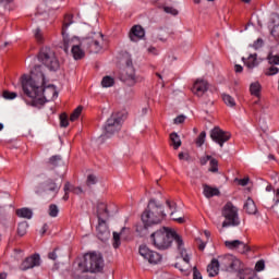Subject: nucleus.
<instances>
[{"instance_id":"obj_22","label":"nucleus","mask_w":279,"mask_h":279,"mask_svg":"<svg viewBox=\"0 0 279 279\" xmlns=\"http://www.w3.org/2000/svg\"><path fill=\"white\" fill-rule=\"evenodd\" d=\"M245 66H247V69H250V71H252V69L256 68V65L258 64V60H257V54H250V57L247 59L242 58Z\"/></svg>"},{"instance_id":"obj_29","label":"nucleus","mask_w":279,"mask_h":279,"mask_svg":"<svg viewBox=\"0 0 279 279\" xmlns=\"http://www.w3.org/2000/svg\"><path fill=\"white\" fill-rule=\"evenodd\" d=\"M102 88H110L114 86V78L111 76H105L101 81Z\"/></svg>"},{"instance_id":"obj_55","label":"nucleus","mask_w":279,"mask_h":279,"mask_svg":"<svg viewBox=\"0 0 279 279\" xmlns=\"http://www.w3.org/2000/svg\"><path fill=\"white\" fill-rule=\"evenodd\" d=\"M254 49H260L263 47V39L258 38L254 44H253Z\"/></svg>"},{"instance_id":"obj_7","label":"nucleus","mask_w":279,"mask_h":279,"mask_svg":"<svg viewBox=\"0 0 279 279\" xmlns=\"http://www.w3.org/2000/svg\"><path fill=\"white\" fill-rule=\"evenodd\" d=\"M121 121H122L121 113H112L105 124V134L100 136L99 141H104L105 138H110L112 134H117V132L121 130Z\"/></svg>"},{"instance_id":"obj_32","label":"nucleus","mask_w":279,"mask_h":279,"mask_svg":"<svg viewBox=\"0 0 279 279\" xmlns=\"http://www.w3.org/2000/svg\"><path fill=\"white\" fill-rule=\"evenodd\" d=\"M211 173H218L219 172V161L215 158H211L209 161V169Z\"/></svg>"},{"instance_id":"obj_48","label":"nucleus","mask_w":279,"mask_h":279,"mask_svg":"<svg viewBox=\"0 0 279 279\" xmlns=\"http://www.w3.org/2000/svg\"><path fill=\"white\" fill-rule=\"evenodd\" d=\"M255 269H256L257 271H263V269H265V262L258 260V262L256 263V265H255Z\"/></svg>"},{"instance_id":"obj_33","label":"nucleus","mask_w":279,"mask_h":279,"mask_svg":"<svg viewBox=\"0 0 279 279\" xmlns=\"http://www.w3.org/2000/svg\"><path fill=\"white\" fill-rule=\"evenodd\" d=\"M83 110H84L83 106H78L77 108H75L73 110V112L71 113V121H77L80 119V117L82 116Z\"/></svg>"},{"instance_id":"obj_18","label":"nucleus","mask_w":279,"mask_h":279,"mask_svg":"<svg viewBox=\"0 0 279 279\" xmlns=\"http://www.w3.org/2000/svg\"><path fill=\"white\" fill-rule=\"evenodd\" d=\"M208 90V81L198 78L194 82L192 87V93L196 95V97H203L204 93Z\"/></svg>"},{"instance_id":"obj_56","label":"nucleus","mask_w":279,"mask_h":279,"mask_svg":"<svg viewBox=\"0 0 279 279\" xmlns=\"http://www.w3.org/2000/svg\"><path fill=\"white\" fill-rule=\"evenodd\" d=\"M71 191H72V193H74V195H82V193H84L82 187H72Z\"/></svg>"},{"instance_id":"obj_46","label":"nucleus","mask_w":279,"mask_h":279,"mask_svg":"<svg viewBox=\"0 0 279 279\" xmlns=\"http://www.w3.org/2000/svg\"><path fill=\"white\" fill-rule=\"evenodd\" d=\"M277 73H279V69L272 65L268 70H266L265 75L271 76L277 75Z\"/></svg>"},{"instance_id":"obj_12","label":"nucleus","mask_w":279,"mask_h":279,"mask_svg":"<svg viewBox=\"0 0 279 279\" xmlns=\"http://www.w3.org/2000/svg\"><path fill=\"white\" fill-rule=\"evenodd\" d=\"M231 134L221 130V128L219 126H215L211 131H210V138L211 141H214V143H217L218 145H220V147H223V143H228L231 138Z\"/></svg>"},{"instance_id":"obj_30","label":"nucleus","mask_w":279,"mask_h":279,"mask_svg":"<svg viewBox=\"0 0 279 279\" xmlns=\"http://www.w3.org/2000/svg\"><path fill=\"white\" fill-rule=\"evenodd\" d=\"M60 160H62V157H60L59 155H54V156L50 157V159L48 161V167L50 169H53V167H58V165H60Z\"/></svg>"},{"instance_id":"obj_44","label":"nucleus","mask_w":279,"mask_h":279,"mask_svg":"<svg viewBox=\"0 0 279 279\" xmlns=\"http://www.w3.org/2000/svg\"><path fill=\"white\" fill-rule=\"evenodd\" d=\"M96 183H97V175L95 174L87 175V181H86L87 186H93Z\"/></svg>"},{"instance_id":"obj_45","label":"nucleus","mask_w":279,"mask_h":279,"mask_svg":"<svg viewBox=\"0 0 279 279\" xmlns=\"http://www.w3.org/2000/svg\"><path fill=\"white\" fill-rule=\"evenodd\" d=\"M163 12H166V14H171L172 16H178V10L173 7H165Z\"/></svg>"},{"instance_id":"obj_54","label":"nucleus","mask_w":279,"mask_h":279,"mask_svg":"<svg viewBox=\"0 0 279 279\" xmlns=\"http://www.w3.org/2000/svg\"><path fill=\"white\" fill-rule=\"evenodd\" d=\"M213 159V157L210 156V155H207V156H205V157H202L201 158V165H206L207 162H208V160H209V162H210V160Z\"/></svg>"},{"instance_id":"obj_25","label":"nucleus","mask_w":279,"mask_h":279,"mask_svg":"<svg viewBox=\"0 0 279 279\" xmlns=\"http://www.w3.org/2000/svg\"><path fill=\"white\" fill-rule=\"evenodd\" d=\"M16 215L23 219H32L33 213L29 208H21L16 210Z\"/></svg>"},{"instance_id":"obj_9","label":"nucleus","mask_w":279,"mask_h":279,"mask_svg":"<svg viewBox=\"0 0 279 279\" xmlns=\"http://www.w3.org/2000/svg\"><path fill=\"white\" fill-rule=\"evenodd\" d=\"M220 264L229 274H236V271H241V269H243V263H241V259L234 255H225L221 258Z\"/></svg>"},{"instance_id":"obj_63","label":"nucleus","mask_w":279,"mask_h":279,"mask_svg":"<svg viewBox=\"0 0 279 279\" xmlns=\"http://www.w3.org/2000/svg\"><path fill=\"white\" fill-rule=\"evenodd\" d=\"M130 66H133V65H132V59H131V58H129V59L126 60V66H125V69H130Z\"/></svg>"},{"instance_id":"obj_19","label":"nucleus","mask_w":279,"mask_h":279,"mask_svg":"<svg viewBox=\"0 0 279 279\" xmlns=\"http://www.w3.org/2000/svg\"><path fill=\"white\" fill-rule=\"evenodd\" d=\"M129 38L132 43H138L142 38H145V28L141 25H134L129 33Z\"/></svg>"},{"instance_id":"obj_26","label":"nucleus","mask_w":279,"mask_h":279,"mask_svg":"<svg viewBox=\"0 0 279 279\" xmlns=\"http://www.w3.org/2000/svg\"><path fill=\"white\" fill-rule=\"evenodd\" d=\"M125 230H128V228H122L121 232H113V247L117 250V247H119V245H121V234H123V232H125Z\"/></svg>"},{"instance_id":"obj_5","label":"nucleus","mask_w":279,"mask_h":279,"mask_svg":"<svg viewBox=\"0 0 279 279\" xmlns=\"http://www.w3.org/2000/svg\"><path fill=\"white\" fill-rule=\"evenodd\" d=\"M38 60L48 71L56 72L60 69V60L58 59V54H56V50L51 47L46 46L41 48L38 54Z\"/></svg>"},{"instance_id":"obj_59","label":"nucleus","mask_w":279,"mask_h":279,"mask_svg":"<svg viewBox=\"0 0 279 279\" xmlns=\"http://www.w3.org/2000/svg\"><path fill=\"white\" fill-rule=\"evenodd\" d=\"M275 195H276V198H277V199L275 201V206H278V205H279V189L276 190Z\"/></svg>"},{"instance_id":"obj_60","label":"nucleus","mask_w":279,"mask_h":279,"mask_svg":"<svg viewBox=\"0 0 279 279\" xmlns=\"http://www.w3.org/2000/svg\"><path fill=\"white\" fill-rule=\"evenodd\" d=\"M240 279H260V278H258V276L256 275H252V276H248L247 278L240 276Z\"/></svg>"},{"instance_id":"obj_8","label":"nucleus","mask_w":279,"mask_h":279,"mask_svg":"<svg viewBox=\"0 0 279 279\" xmlns=\"http://www.w3.org/2000/svg\"><path fill=\"white\" fill-rule=\"evenodd\" d=\"M101 43H104V34L101 33H94L92 36L83 39V44L89 53H99L104 49Z\"/></svg>"},{"instance_id":"obj_1","label":"nucleus","mask_w":279,"mask_h":279,"mask_svg":"<svg viewBox=\"0 0 279 279\" xmlns=\"http://www.w3.org/2000/svg\"><path fill=\"white\" fill-rule=\"evenodd\" d=\"M40 71V65L36 66L31 75L24 74L21 77L22 88L26 97L33 99V104H45L58 99V90L54 85H45V74Z\"/></svg>"},{"instance_id":"obj_51","label":"nucleus","mask_w":279,"mask_h":279,"mask_svg":"<svg viewBox=\"0 0 279 279\" xmlns=\"http://www.w3.org/2000/svg\"><path fill=\"white\" fill-rule=\"evenodd\" d=\"M171 219H172L173 221H177L178 223H184V217H182V216L178 217V216H175V214H173V215L171 216Z\"/></svg>"},{"instance_id":"obj_34","label":"nucleus","mask_w":279,"mask_h":279,"mask_svg":"<svg viewBox=\"0 0 279 279\" xmlns=\"http://www.w3.org/2000/svg\"><path fill=\"white\" fill-rule=\"evenodd\" d=\"M166 205L170 210V217H173V215H175V211L178 210V204H175V202L173 201L167 199Z\"/></svg>"},{"instance_id":"obj_49","label":"nucleus","mask_w":279,"mask_h":279,"mask_svg":"<svg viewBox=\"0 0 279 279\" xmlns=\"http://www.w3.org/2000/svg\"><path fill=\"white\" fill-rule=\"evenodd\" d=\"M65 195L63 196V199L66 202L69 199V193L71 191V184L66 183L64 186Z\"/></svg>"},{"instance_id":"obj_13","label":"nucleus","mask_w":279,"mask_h":279,"mask_svg":"<svg viewBox=\"0 0 279 279\" xmlns=\"http://www.w3.org/2000/svg\"><path fill=\"white\" fill-rule=\"evenodd\" d=\"M97 218H98V226L97 230V238L100 241H108L110 239V230L108 229V225L101 219V213L99 211V205L97 206Z\"/></svg>"},{"instance_id":"obj_27","label":"nucleus","mask_w":279,"mask_h":279,"mask_svg":"<svg viewBox=\"0 0 279 279\" xmlns=\"http://www.w3.org/2000/svg\"><path fill=\"white\" fill-rule=\"evenodd\" d=\"M272 23H277L272 26L270 34L271 36H274V38H279V16H276L272 20Z\"/></svg>"},{"instance_id":"obj_11","label":"nucleus","mask_w":279,"mask_h":279,"mask_svg":"<svg viewBox=\"0 0 279 279\" xmlns=\"http://www.w3.org/2000/svg\"><path fill=\"white\" fill-rule=\"evenodd\" d=\"M140 255L148 260L150 265H158L162 260V255L158 252L151 251L147 245H141L138 248Z\"/></svg>"},{"instance_id":"obj_4","label":"nucleus","mask_w":279,"mask_h":279,"mask_svg":"<svg viewBox=\"0 0 279 279\" xmlns=\"http://www.w3.org/2000/svg\"><path fill=\"white\" fill-rule=\"evenodd\" d=\"M83 274H97L104 269V257L98 253H87L84 257L77 258L74 262Z\"/></svg>"},{"instance_id":"obj_3","label":"nucleus","mask_w":279,"mask_h":279,"mask_svg":"<svg viewBox=\"0 0 279 279\" xmlns=\"http://www.w3.org/2000/svg\"><path fill=\"white\" fill-rule=\"evenodd\" d=\"M167 217L165 209H162V204L151 198L148 202L146 210L142 214V221L144 223V230H147L149 226H156Z\"/></svg>"},{"instance_id":"obj_20","label":"nucleus","mask_w":279,"mask_h":279,"mask_svg":"<svg viewBox=\"0 0 279 279\" xmlns=\"http://www.w3.org/2000/svg\"><path fill=\"white\" fill-rule=\"evenodd\" d=\"M203 195L210 199V197H215L217 195H220L219 189L213 187L206 183L203 184Z\"/></svg>"},{"instance_id":"obj_16","label":"nucleus","mask_w":279,"mask_h":279,"mask_svg":"<svg viewBox=\"0 0 279 279\" xmlns=\"http://www.w3.org/2000/svg\"><path fill=\"white\" fill-rule=\"evenodd\" d=\"M121 80L123 82H126V84H129V86H134V84H136V82H141V78L138 76H136L134 66L125 68L121 74Z\"/></svg>"},{"instance_id":"obj_62","label":"nucleus","mask_w":279,"mask_h":279,"mask_svg":"<svg viewBox=\"0 0 279 279\" xmlns=\"http://www.w3.org/2000/svg\"><path fill=\"white\" fill-rule=\"evenodd\" d=\"M205 248H206V243L202 242V243L198 245V250H201V252H204Z\"/></svg>"},{"instance_id":"obj_35","label":"nucleus","mask_w":279,"mask_h":279,"mask_svg":"<svg viewBox=\"0 0 279 279\" xmlns=\"http://www.w3.org/2000/svg\"><path fill=\"white\" fill-rule=\"evenodd\" d=\"M251 247L245 244L243 241H240V243L238 244V251L239 254H247V252H251Z\"/></svg>"},{"instance_id":"obj_24","label":"nucleus","mask_w":279,"mask_h":279,"mask_svg":"<svg viewBox=\"0 0 279 279\" xmlns=\"http://www.w3.org/2000/svg\"><path fill=\"white\" fill-rule=\"evenodd\" d=\"M170 141L172 143L173 149L182 147V140H180V135H178V133H171Z\"/></svg>"},{"instance_id":"obj_50","label":"nucleus","mask_w":279,"mask_h":279,"mask_svg":"<svg viewBox=\"0 0 279 279\" xmlns=\"http://www.w3.org/2000/svg\"><path fill=\"white\" fill-rule=\"evenodd\" d=\"M193 279H202V272L197 270V267L193 268Z\"/></svg>"},{"instance_id":"obj_41","label":"nucleus","mask_w":279,"mask_h":279,"mask_svg":"<svg viewBox=\"0 0 279 279\" xmlns=\"http://www.w3.org/2000/svg\"><path fill=\"white\" fill-rule=\"evenodd\" d=\"M60 125L61 128H69V116L66 113L60 114Z\"/></svg>"},{"instance_id":"obj_10","label":"nucleus","mask_w":279,"mask_h":279,"mask_svg":"<svg viewBox=\"0 0 279 279\" xmlns=\"http://www.w3.org/2000/svg\"><path fill=\"white\" fill-rule=\"evenodd\" d=\"M47 191L52 193V197H56L60 191V185H58L53 179H48L45 183H40L35 189L36 195H43V193H47Z\"/></svg>"},{"instance_id":"obj_38","label":"nucleus","mask_w":279,"mask_h":279,"mask_svg":"<svg viewBox=\"0 0 279 279\" xmlns=\"http://www.w3.org/2000/svg\"><path fill=\"white\" fill-rule=\"evenodd\" d=\"M251 95H255V97H258L260 94V84L259 83H253L250 87Z\"/></svg>"},{"instance_id":"obj_2","label":"nucleus","mask_w":279,"mask_h":279,"mask_svg":"<svg viewBox=\"0 0 279 279\" xmlns=\"http://www.w3.org/2000/svg\"><path fill=\"white\" fill-rule=\"evenodd\" d=\"M150 241L157 250H169L174 241L185 265L191 263V257H189V254L184 250V240L171 228L162 227L155 231L150 235Z\"/></svg>"},{"instance_id":"obj_36","label":"nucleus","mask_w":279,"mask_h":279,"mask_svg":"<svg viewBox=\"0 0 279 279\" xmlns=\"http://www.w3.org/2000/svg\"><path fill=\"white\" fill-rule=\"evenodd\" d=\"M34 36L37 43L43 44L45 43V34L43 33V31L40 28H36L34 31Z\"/></svg>"},{"instance_id":"obj_6","label":"nucleus","mask_w":279,"mask_h":279,"mask_svg":"<svg viewBox=\"0 0 279 279\" xmlns=\"http://www.w3.org/2000/svg\"><path fill=\"white\" fill-rule=\"evenodd\" d=\"M221 215L226 219L222 222V228H230V226H239V223H241L239 220V208H236L232 202H228L222 207Z\"/></svg>"},{"instance_id":"obj_15","label":"nucleus","mask_w":279,"mask_h":279,"mask_svg":"<svg viewBox=\"0 0 279 279\" xmlns=\"http://www.w3.org/2000/svg\"><path fill=\"white\" fill-rule=\"evenodd\" d=\"M34 267H40V255L38 254L26 257L20 265L21 271H27V269H34Z\"/></svg>"},{"instance_id":"obj_21","label":"nucleus","mask_w":279,"mask_h":279,"mask_svg":"<svg viewBox=\"0 0 279 279\" xmlns=\"http://www.w3.org/2000/svg\"><path fill=\"white\" fill-rule=\"evenodd\" d=\"M207 272L210 278H215L219 274V260L211 259L210 264L207 266Z\"/></svg>"},{"instance_id":"obj_61","label":"nucleus","mask_w":279,"mask_h":279,"mask_svg":"<svg viewBox=\"0 0 279 279\" xmlns=\"http://www.w3.org/2000/svg\"><path fill=\"white\" fill-rule=\"evenodd\" d=\"M49 230V225H44L41 229V234H45Z\"/></svg>"},{"instance_id":"obj_28","label":"nucleus","mask_w":279,"mask_h":279,"mask_svg":"<svg viewBox=\"0 0 279 279\" xmlns=\"http://www.w3.org/2000/svg\"><path fill=\"white\" fill-rule=\"evenodd\" d=\"M222 101L226 104V106H229V108H234V106H236V101H234L232 96L228 94H222Z\"/></svg>"},{"instance_id":"obj_40","label":"nucleus","mask_w":279,"mask_h":279,"mask_svg":"<svg viewBox=\"0 0 279 279\" xmlns=\"http://www.w3.org/2000/svg\"><path fill=\"white\" fill-rule=\"evenodd\" d=\"M206 143V131H203L198 137L196 138V145L197 147H202Z\"/></svg>"},{"instance_id":"obj_52","label":"nucleus","mask_w":279,"mask_h":279,"mask_svg":"<svg viewBox=\"0 0 279 279\" xmlns=\"http://www.w3.org/2000/svg\"><path fill=\"white\" fill-rule=\"evenodd\" d=\"M184 121H186V117L184 116H178L175 119H174V123L178 125L180 123H184Z\"/></svg>"},{"instance_id":"obj_43","label":"nucleus","mask_w":279,"mask_h":279,"mask_svg":"<svg viewBox=\"0 0 279 279\" xmlns=\"http://www.w3.org/2000/svg\"><path fill=\"white\" fill-rule=\"evenodd\" d=\"M267 60L270 64H278L279 65V54H268Z\"/></svg>"},{"instance_id":"obj_42","label":"nucleus","mask_w":279,"mask_h":279,"mask_svg":"<svg viewBox=\"0 0 279 279\" xmlns=\"http://www.w3.org/2000/svg\"><path fill=\"white\" fill-rule=\"evenodd\" d=\"M2 97L4 99H16V97H19V95L14 92H10V90H4L2 93Z\"/></svg>"},{"instance_id":"obj_53","label":"nucleus","mask_w":279,"mask_h":279,"mask_svg":"<svg viewBox=\"0 0 279 279\" xmlns=\"http://www.w3.org/2000/svg\"><path fill=\"white\" fill-rule=\"evenodd\" d=\"M240 186H247V184L250 183V178H244V179H240L238 180Z\"/></svg>"},{"instance_id":"obj_23","label":"nucleus","mask_w":279,"mask_h":279,"mask_svg":"<svg viewBox=\"0 0 279 279\" xmlns=\"http://www.w3.org/2000/svg\"><path fill=\"white\" fill-rule=\"evenodd\" d=\"M244 210H246L248 215H256V213H258V208H256V203H254L252 198L246 199L244 204Z\"/></svg>"},{"instance_id":"obj_14","label":"nucleus","mask_w":279,"mask_h":279,"mask_svg":"<svg viewBox=\"0 0 279 279\" xmlns=\"http://www.w3.org/2000/svg\"><path fill=\"white\" fill-rule=\"evenodd\" d=\"M72 49L71 53L74 60H84L86 58V52L82 49V45H84V40H80L78 37H72Z\"/></svg>"},{"instance_id":"obj_31","label":"nucleus","mask_w":279,"mask_h":279,"mask_svg":"<svg viewBox=\"0 0 279 279\" xmlns=\"http://www.w3.org/2000/svg\"><path fill=\"white\" fill-rule=\"evenodd\" d=\"M239 243H241V240H232V241H226L225 245L228 247V250L238 251L239 250Z\"/></svg>"},{"instance_id":"obj_39","label":"nucleus","mask_w":279,"mask_h":279,"mask_svg":"<svg viewBox=\"0 0 279 279\" xmlns=\"http://www.w3.org/2000/svg\"><path fill=\"white\" fill-rule=\"evenodd\" d=\"M58 213H60L58 205L51 204L48 209L49 217H58Z\"/></svg>"},{"instance_id":"obj_57","label":"nucleus","mask_w":279,"mask_h":279,"mask_svg":"<svg viewBox=\"0 0 279 279\" xmlns=\"http://www.w3.org/2000/svg\"><path fill=\"white\" fill-rule=\"evenodd\" d=\"M174 267L179 269L180 271H185L186 267L182 266V263L178 262Z\"/></svg>"},{"instance_id":"obj_17","label":"nucleus","mask_w":279,"mask_h":279,"mask_svg":"<svg viewBox=\"0 0 279 279\" xmlns=\"http://www.w3.org/2000/svg\"><path fill=\"white\" fill-rule=\"evenodd\" d=\"M71 25V21H69V17L65 19V22L63 24L61 34L63 37V44L61 45V49H63V51L69 54V45L71 43V37H70V33H69V27Z\"/></svg>"},{"instance_id":"obj_47","label":"nucleus","mask_w":279,"mask_h":279,"mask_svg":"<svg viewBox=\"0 0 279 279\" xmlns=\"http://www.w3.org/2000/svg\"><path fill=\"white\" fill-rule=\"evenodd\" d=\"M48 258L50 260H58V248H54L52 252L48 254Z\"/></svg>"},{"instance_id":"obj_37","label":"nucleus","mask_w":279,"mask_h":279,"mask_svg":"<svg viewBox=\"0 0 279 279\" xmlns=\"http://www.w3.org/2000/svg\"><path fill=\"white\" fill-rule=\"evenodd\" d=\"M27 228H28L27 222L20 223L17 227L19 236H25V234H27Z\"/></svg>"},{"instance_id":"obj_64","label":"nucleus","mask_w":279,"mask_h":279,"mask_svg":"<svg viewBox=\"0 0 279 279\" xmlns=\"http://www.w3.org/2000/svg\"><path fill=\"white\" fill-rule=\"evenodd\" d=\"M0 279H8V274L7 272H1L0 274Z\"/></svg>"},{"instance_id":"obj_58","label":"nucleus","mask_w":279,"mask_h":279,"mask_svg":"<svg viewBox=\"0 0 279 279\" xmlns=\"http://www.w3.org/2000/svg\"><path fill=\"white\" fill-rule=\"evenodd\" d=\"M234 71H235V73H243V66L239 65V64H235L234 65Z\"/></svg>"}]
</instances>
